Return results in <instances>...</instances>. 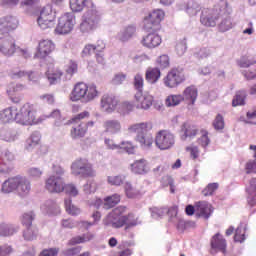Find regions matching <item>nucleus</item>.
<instances>
[{"label": "nucleus", "mask_w": 256, "mask_h": 256, "mask_svg": "<svg viewBox=\"0 0 256 256\" xmlns=\"http://www.w3.org/2000/svg\"><path fill=\"white\" fill-rule=\"evenodd\" d=\"M97 97H99L97 86L95 84L88 86L83 82L77 83L70 94V99L73 102L81 101L82 103H91Z\"/></svg>", "instance_id": "1"}, {"label": "nucleus", "mask_w": 256, "mask_h": 256, "mask_svg": "<svg viewBox=\"0 0 256 256\" xmlns=\"http://www.w3.org/2000/svg\"><path fill=\"white\" fill-rule=\"evenodd\" d=\"M151 129H153L151 122H142L133 124L128 128V131L130 133H136L135 140L137 143H140L142 149H149L153 145V133H151Z\"/></svg>", "instance_id": "2"}, {"label": "nucleus", "mask_w": 256, "mask_h": 256, "mask_svg": "<svg viewBox=\"0 0 256 256\" xmlns=\"http://www.w3.org/2000/svg\"><path fill=\"white\" fill-rule=\"evenodd\" d=\"M225 7H227V0H220L212 9L204 8L200 17V23L204 27H216L220 13L227 11Z\"/></svg>", "instance_id": "3"}, {"label": "nucleus", "mask_w": 256, "mask_h": 256, "mask_svg": "<svg viewBox=\"0 0 256 256\" xmlns=\"http://www.w3.org/2000/svg\"><path fill=\"white\" fill-rule=\"evenodd\" d=\"M127 211V207L118 206L114 208L107 216L102 220L104 227H111L112 229H121L125 225L126 218L124 213Z\"/></svg>", "instance_id": "4"}, {"label": "nucleus", "mask_w": 256, "mask_h": 256, "mask_svg": "<svg viewBox=\"0 0 256 256\" xmlns=\"http://www.w3.org/2000/svg\"><path fill=\"white\" fill-rule=\"evenodd\" d=\"M16 121L21 125H37L39 118H37V108L35 105L26 103L19 112H16Z\"/></svg>", "instance_id": "5"}, {"label": "nucleus", "mask_w": 256, "mask_h": 256, "mask_svg": "<svg viewBox=\"0 0 256 256\" xmlns=\"http://www.w3.org/2000/svg\"><path fill=\"white\" fill-rule=\"evenodd\" d=\"M71 173L74 177H95L97 173L93 169V164L89 162L86 158L76 159L71 165Z\"/></svg>", "instance_id": "6"}, {"label": "nucleus", "mask_w": 256, "mask_h": 256, "mask_svg": "<svg viewBox=\"0 0 256 256\" xmlns=\"http://www.w3.org/2000/svg\"><path fill=\"white\" fill-rule=\"evenodd\" d=\"M101 17L95 7L89 9L83 16V20L80 24L81 33H91V31L97 29Z\"/></svg>", "instance_id": "7"}, {"label": "nucleus", "mask_w": 256, "mask_h": 256, "mask_svg": "<svg viewBox=\"0 0 256 256\" xmlns=\"http://www.w3.org/2000/svg\"><path fill=\"white\" fill-rule=\"evenodd\" d=\"M163 17H165V12L161 9L150 12L144 18V29L146 31H159Z\"/></svg>", "instance_id": "8"}, {"label": "nucleus", "mask_w": 256, "mask_h": 256, "mask_svg": "<svg viewBox=\"0 0 256 256\" xmlns=\"http://www.w3.org/2000/svg\"><path fill=\"white\" fill-rule=\"evenodd\" d=\"M73 27H75V14L65 13L59 18L55 32L58 35H67L73 31Z\"/></svg>", "instance_id": "9"}, {"label": "nucleus", "mask_w": 256, "mask_h": 256, "mask_svg": "<svg viewBox=\"0 0 256 256\" xmlns=\"http://www.w3.org/2000/svg\"><path fill=\"white\" fill-rule=\"evenodd\" d=\"M17 52V44L13 35L0 34V53L5 57H13Z\"/></svg>", "instance_id": "10"}, {"label": "nucleus", "mask_w": 256, "mask_h": 256, "mask_svg": "<svg viewBox=\"0 0 256 256\" xmlns=\"http://www.w3.org/2000/svg\"><path fill=\"white\" fill-rule=\"evenodd\" d=\"M155 144L161 151H167L175 145V135L169 131L161 130L156 134Z\"/></svg>", "instance_id": "11"}, {"label": "nucleus", "mask_w": 256, "mask_h": 256, "mask_svg": "<svg viewBox=\"0 0 256 256\" xmlns=\"http://www.w3.org/2000/svg\"><path fill=\"white\" fill-rule=\"evenodd\" d=\"M87 117H89V112L84 111L72 118V123H79L71 130V137L73 139H77V137H85V133H87V122H83V119Z\"/></svg>", "instance_id": "12"}, {"label": "nucleus", "mask_w": 256, "mask_h": 256, "mask_svg": "<svg viewBox=\"0 0 256 256\" xmlns=\"http://www.w3.org/2000/svg\"><path fill=\"white\" fill-rule=\"evenodd\" d=\"M55 21V12H53V8L51 5L45 6L41 11L40 15L37 18V23L40 29H49Z\"/></svg>", "instance_id": "13"}, {"label": "nucleus", "mask_w": 256, "mask_h": 256, "mask_svg": "<svg viewBox=\"0 0 256 256\" xmlns=\"http://www.w3.org/2000/svg\"><path fill=\"white\" fill-rule=\"evenodd\" d=\"M185 81V74L182 68L172 69L164 79V84L168 89H175L178 85H181Z\"/></svg>", "instance_id": "14"}, {"label": "nucleus", "mask_w": 256, "mask_h": 256, "mask_svg": "<svg viewBox=\"0 0 256 256\" xmlns=\"http://www.w3.org/2000/svg\"><path fill=\"white\" fill-rule=\"evenodd\" d=\"M19 27V20L15 16L7 15L0 18V35H13Z\"/></svg>", "instance_id": "15"}, {"label": "nucleus", "mask_w": 256, "mask_h": 256, "mask_svg": "<svg viewBox=\"0 0 256 256\" xmlns=\"http://www.w3.org/2000/svg\"><path fill=\"white\" fill-rule=\"evenodd\" d=\"M225 12H220L219 19L220 22L218 24V29L221 33H225L230 29H233V20H231V7H229V3L226 1V7L224 9Z\"/></svg>", "instance_id": "16"}, {"label": "nucleus", "mask_w": 256, "mask_h": 256, "mask_svg": "<svg viewBox=\"0 0 256 256\" xmlns=\"http://www.w3.org/2000/svg\"><path fill=\"white\" fill-rule=\"evenodd\" d=\"M46 189L49 193H63L65 180L61 176L52 175L46 180Z\"/></svg>", "instance_id": "17"}, {"label": "nucleus", "mask_w": 256, "mask_h": 256, "mask_svg": "<svg viewBox=\"0 0 256 256\" xmlns=\"http://www.w3.org/2000/svg\"><path fill=\"white\" fill-rule=\"evenodd\" d=\"M55 51V44L51 40H42L39 42L38 50L34 55V59H45Z\"/></svg>", "instance_id": "18"}, {"label": "nucleus", "mask_w": 256, "mask_h": 256, "mask_svg": "<svg viewBox=\"0 0 256 256\" xmlns=\"http://www.w3.org/2000/svg\"><path fill=\"white\" fill-rule=\"evenodd\" d=\"M119 105V99L113 94H104L101 98V107L106 113H113Z\"/></svg>", "instance_id": "19"}, {"label": "nucleus", "mask_w": 256, "mask_h": 256, "mask_svg": "<svg viewBox=\"0 0 256 256\" xmlns=\"http://www.w3.org/2000/svg\"><path fill=\"white\" fill-rule=\"evenodd\" d=\"M135 99L137 101V103H139L138 105V109H150L151 106L153 105V96L151 94H149V92L145 91H138L135 94Z\"/></svg>", "instance_id": "20"}, {"label": "nucleus", "mask_w": 256, "mask_h": 256, "mask_svg": "<svg viewBox=\"0 0 256 256\" xmlns=\"http://www.w3.org/2000/svg\"><path fill=\"white\" fill-rule=\"evenodd\" d=\"M141 43L143 47H146L147 49H155L161 45L162 39L159 34L152 32L144 36Z\"/></svg>", "instance_id": "21"}, {"label": "nucleus", "mask_w": 256, "mask_h": 256, "mask_svg": "<svg viewBox=\"0 0 256 256\" xmlns=\"http://www.w3.org/2000/svg\"><path fill=\"white\" fill-rule=\"evenodd\" d=\"M211 253H217V251H221V253H226L227 251V241L223 238V235L216 233L211 239Z\"/></svg>", "instance_id": "22"}, {"label": "nucleus", "mask_w": 256, "mask_h": 256, "mask_svg": "<svg viewBox=\"0 0 256 256\" xmlns=\"http://www.w3.org/2000/svg\"><path fill=\"white\" fill-rule=\"evenodd\" d=\"M12 161H15V155L11 151L6 150L3 157L0 158V173H10L13 169Z\"/></svg>", "instance_id": "23"}, {"label": "nucleus", "mask_w": 256, "mask_h": 256, "mask_svg": "<svg viewBox=\"0 0 256 256\" xmlns=\"http://www.w3.org/2000/svg\"><path fill=\"white\" fill-rule=\"evenodd\" d=\"M121 128V121L117 119H108L103 123L104 133H108V135H117Z\"/></svg>", "instance_id": "24"}, {"label": "nucleus", "mask_w": 256, "mask_h": 256, "mask_svg": "<svg viewBox=\"0 0 256 256\" xmlns=\"http://www.w3.org/2000/svg\"><path fill=\"white\" fill-rule=\"evenodd\" d=\"M213 214V207L207 201H200L196 203V215L209 219Z\"/></svg>", "instance_id": "25"}, {"label": "nucleus", "mask_w": 256, "mask_h": 256, "mask_svg": "<svg viewBox=\"0 0 256 256\" xmlns=\"http://www.w3.org/2000/svg\"><path fill=\"white\" fill-rule=\"evenodd\" d=\"M137 33V27L135 25L125 26L118 34L117 39L122 43H127V41L133 39Z\"/></svg>", "instance_id": "26"}, {"label": "nucleus", "mask_w": 256, "mask_h": 256, "mask_svg": "<svg viewBox=\"0 0 256 256\" xmlns=\"http://www.w3.org/2000/svg\"><path fill=\"white\" fill-rule=\"evenodd\" d=\"M16 191L20 197H27V194L31 193V181L27 177L18 176Z\"/></svg>", "instance_id": "27"}, {"label": "nucleus", "mask_w": 256, "mask_h": 256, "mask_svg": "<svg viewBox=\"0 0 256 256\" xmlns=\"http://www.w3.org/2000/svg\"><path fill=\"white\" fill-rule=\"evenodd\" d=\"M41 211L45 215H59V213H61V208L59 207V204L55 201L47 200L41 206Z\"/></svg>", "instance_id": "28"}, {"label": "nucleus", "mask_w": 256, "mask_h": 256, "mask_svg": "<svg viewBox=\"0 0 256 256\" xmlns=\"http://www.w3.org/2000/svg\"><path fill=\"white\" fill-rule=\"evenodd\" d=\"M17 121V108L9 107L0 112L1 123H11Z\"/></svg>", "instance_id": "29"}, {"label": "nucleus", "mask_w": 256, "mask_h": 256, "mask_svg": "<svg viewBox=\"0 0 256 256\" xmlns=\"http://www.w3.org/2000/svg\"><path fill=\"white\" fill-rule=\"evenodd\" d=\"M18 181L19 176L8 178L6 181L2 183V193H13V191H17Z\"/></svg>", "instance_id": "30"}, {"label": "nucleus", "mask_w": 256, "mask_h": 256, "mask_svg": "<svg viewBox=\"0 0 256 256\" xmlns=\"http://www.w3.org/2000/svg\"><path fill=\"white\" fill-rule=\"evenodd\" d=\"M41 141V133L39 131H35L31 134V136L26 140L25 150L31 153L33 149H35L39 142Z\"/></svg>", "instance_id": "31"}, {"label": "nucleus", "mask_w": 256, "mask_h": 256, "mask_svg": "<svg viewBox=\"0 0 256 256\" xmlns=\"http://www.w3.org/2000/svg\"><path fill=\"white\" fill-rule=\"evenodd\" d=\"M19 232V226L15 224H0V237H12L15 233Z\"/></svg>", "instance_id": "32"}, {"label": "nucleus", "mask_w": 256, "mask_h": 256, "mask_svg": "<svg viewBox=\"0 0 256 256\" xmlns=\"http://www.w3.org/2000/svg\"><path fill=\"white\" fill-rule=\"evenodd\" d=\"M131 170L135 173V175H145L149 173V167L147 166L146 160H137L133 164H131Z\"/></svg>", "instance_id": "33"}, {"label": "nucleus", "mask_w": 256, "mask_h": 256, "mask_svg": "<svg viewBox=\"0 0 256 256\" xmlns=\"http://www.w3.org/2000/svg\"><path fill=\"white\" fill-rule=\"evenodd\" d=\"M182 131L184 134L181 136V139L182 141H187V139H193V137H196L199 130L197 129V126L184 123Z\"/></svg>", "instance_id": "34"}, {"label": "nucleus", "mask_w": 256, "mask_h": 256, "mask_svg": "<svg viewBox=\"0 0 256 256\" xmlns=\"http://www.w3.org/2000/svg\"><path fill=\"white\" fill-rule=\"evenodd\" d=\"M107 183L114 187H121L127 183V174H118L107 177Z\"/></svg>", "instance_id": "35"}, {"label": "nucleus", "mask_w": 256, "mask_h": 256, "mask_svg": "<svg viewBox=\"0 0 256 256\" xmlns=\"http://www.w3.org/2000/svg\"><path fill=\"white\" fill-rule=\"evenodd\" d=\"M161 77V70L159 68H148L146 71V81L148 83H157Z\"/></svg>", "instance_id": "36"}, {"label": "nucleus", "mask_w": 256, "mask_h": 256, "mask_svg": "<svg viewBox=\"0 0 256 256\" xmlns=\"http://www.w3.org/2000/svg\"><path fill=\"white\" fill-rule=\"evenodd\" d=\"M183 101H190L193 105L197 100V88L194 86L187 87L183 92Z\"/></svg>", "instance_id": "37"}, {"label": "nucleus", "mask_w": 256, "mask_h": 256, "mask_svg": "<svg viewBox=\"0 0 256 256\" xmlns=\"http://www.w3.org/2000/svg\"><path fill=\"white\" fill-rule=\"evenodd\" d=\"M37 235H39L37 226H26V229L23 231V238L25 241H35Z\"/></svg>", "instance_id": "38"}, {"label": "nucleus", "mask_w": 256, "mask_h": 256, "mask_svg": "<svg viewBox=\"0 0 256 256\" xmlns=\"http://www.w3.org/2000/svg\"><path fill=\"white\" fill-rule=\"evenodd\" d=\"M0 138L2 141H6V143H13L19 139V135L15 130H2Z\"/></svg>", "instance_id": "39"}, {"label": "nucleus", "mask_w": 256, "mask_h": 256, "mask_svg": "<svg viewBox=\"0 0 256 256\" xmlns=\"http://www.w3.org/2000/svg\"><path fill=\"white\" fill-rule=\"evenodd\" d=\"M87 5H92L91 0H70V8L74 13L81 12Z\"/></svg>", "instance_id": "40"}, {"label": "nucleus", "mask_w": 256, "mask_h": 256, "mask_svg": "<svg viewBox=\"0 0 256 256\" xmlns=\"http://www.w3.org/2000/svg\"><path fill=\"white\" fill-rule=\"evenodd\" d=\"M46 77L50 83V85H56V83H59L61 81V77H63V72L59 69L56 70H48L46 72Z\"/></svg>", "instance_id": "41"}, {"label": "nucleus", "mask_w": 256, "mask_h": 256, "mask_svg": "<svg viewBox=\"0 0 256 256\" xmlns=\"http://www.w3.org/2000/svg\"><path fill=\"white\" fill-rule=\"evenodd\" d=\"M201 11V6L195 0H189L186 4V13L190 15V17H195L197 13Z\"/></svg>", "instance_id": "42"}, {"label": "nucleus", "mask_w": 256, "mask_h": 256, "mask_svg": "<svg viewBox=\"0 0 256 256\" xmlns=\"http://www.w3.org/2000/svg\"><path fill=\"white\" fill-rule=\"evenodd\" d=\"M121 201V196L119 194H113L112 196H108L104 199L103 209H112L117 203Z\"/></svg>", "instance_id": "43"}, {"label": "nucleus", "mask_w": 256, "mask_h": 256, "mask_svg": "<svg viewBox=\"0 0 256 256\" xmlns=\"http://www.w3.org/2000/svg\"><path fill=\"white\" fill-rule=\"evenodd\" d=\"M64 205L66 212L69 215L77 216L81 214V209H79L77 206H75L71 200V198H67L64 200Z\"/></svg>", "instance_id": "44"}, {"label": "nucleus", "mask_w": 256, "mask_h": 256, "mask_svg": "<svg viewBox=\"0 0 256 256\" xmlns=\"http://www.w3.org/2000/svg\"><path fill=\"white\" fill-rule=\"evenodd\" d=\"M93 239V234L87 233L82 236H75L69 240L68 245H79L81 243H87Z\"/></svg>", "instance_id": "45"}, {"label": "nucleus", "mask_w": 256, "mask_h": 256, "mask_svg": "<svg viewBox=\"0 0 256 256\" xmlns=\"http://www.w3.org/2000/svg\"><path fill=\"white\" fill-rule=\"evenodd\" d=\"M124 191L126 196L129 199H135L139 195V190L137 188L133 187V184H131L130 181H126L124 184Z\"/></svg>", "instance_id": "46"}, {"label": "nucleus", "mask_w": 256, "mask_h": 256, "mask_svg": "<svg viewBox=\"0 0 256 256\" xmlns=\"http://www.w3.org/2000/svg\"><path fill=\"white\" fill-rule=\"evenodd\" d=\"M181 101H183L182 95H170L166 98L165 104L166 107H177Z\"/></svg>", "instance_id": "47"}, {"label": "nucleus", "mask_w": 256, "mask_h": 256, "mask_svg": "<svg viewBox=\"0 0 256 256\" xmlns=\"http://www.w3.org/2000/svg\"><path fill=\"white\" fill-rule=\"evenodd\" d=\"M256 61L250 57L243 56L238 60V65L242 69H249V67H255Z\"/></svg>", "instance_id": "48"}, {"label": "nucleus", "mask_w": 256, "mask_h": 256, "mask_svg": "<svg viewBox=\"0 0 256 256\" xmlns=\"http://www.w3.org/2000/svg\"><path fill=\"white\" fill-rule=\"evenodd\" d=\"M79 66L77 62L71 60L66 68V79H71L75 73H77Z\"/></svg>", "instance_id": "49"}, {"label": "nucleus", "mask_w": 256, "mask_h": 256, "mask_svg": "<svg viewBox=\"0 0 256 256\" xmlns=\"http://www.w3.org/2000/svg\"><path fill=\"white\" fill-rule=\"evenodd\" d=\"M97 191V183L94 180H88L83 186V192L85 195H91Z\"/></svg>", "instance_id": "50"}, {"label": "nucleus", "mask_w": 256, "mask_h": 256, "mask_svg": "<svg viewBox=\"0 0 256 256\" xmlns=\"http://www.w3.org/2000/svg\"><path fill=\"white\" fill-rule=\"evenodd\" d=\"M33 219H35V213L33 211L24 213L22 216V225H25V227L33 226Z\"/></svg>", "instance_id": "51"}, {"label": "nucleus", "mask_w": 256, "mask_h": 256, "mask_svg": "<svg viewBox=\"0 0 256 256\" xmlns=\"http://www.w3.org/2000/svg\"><path fill=\"white\" fill-rule=\"evenodd\" d=\"M185 51H187V39L183 38L176 44V53L179 57H182V55H185Z\"/></svg>", "instance_id": "52"}, {"label": "nucleus", "mask_w": 256, "mask_h": 256, "mask_svg": "<svg viewBox=\"0 0 256 256\" xmlns=\"http://www.w3.org/2000/svg\"><path fill=\"white\" fill-rule=\"evenodd\" d=\"M234 241L236 243H243V241H245V228H243V225L237 227L234 235Z\"/></svg>", "instance_id": "53"}, {"label": "nucleus", "mask_w": 256, "mask_h": 256, "mask_svg": "<svg viewBox=\"0 0 256 256\" xmlns=\"http://www.w3.org/2000/svg\"><path fill=\"white\" fill-rule=\"evenodd\" d=\"M233 107H239V105H245V92H237L234 99L232 100Z\"/></svg>", "instance_id": "54"}, {"label": "nucleus", "mask_w": 256, "mask_h": 256, "mask_svg": "<svg viewBox=\"0 0 256 256\" xmlns=\"http://www.w3.org/2000/svg\"><path fill=\"white\" fill-rule=\"evenodd\" d=\"M213 127L216 129V131H221L225 129V119L223 118V115L217 114L216 118L213 121Z\"/></svg>", "instance_id": "55"}, {"label": "nucleus", "mask_w": 256, "mask_h": 256, "mask_svg": "<svg viewBox=\"0 0 256 256\" xmlns=\"http://www.w3.org/2000/svg\"><path fill=\"white\" fill-rule=\"evenodd\" d=\"M63 191L67 195H70V197H77V195H79V190L74 184H64Z\"/></svg>", "instance_id": "56"}, {"label": "nucleus", "mask_w": 256, "mask_h": 256, "mask_svg": "<svg viewBox=\"0 0 256 256\" xmlns=\"http://www.w3.org/2000/svg\"><path fill=\"white\" fill-rule=\"evenodd\" d=\"M219 189V184L218 183H210L207 185L206 188L202 190V194L204 197H209V195H213L216 190Z\"/></svg>", "instance_id": "57"}, {"label": "nucleus", "mask_w": 256, "mask_h": 256, "mask_svg": "<svg viewBox=\"0 0 256 256\" xmlns=\"http://www.w3.org/2000/svg\"><path fill=\"white\" fill-rule=\"evenodd\" d=\"M48 117H52V119H55V125L57 127H61L63 121L65 120L63 119V116H61V111L58 109L52 111Z\"/></svg>", "instance_id": "58"}, {"label": "nucleus", "mask_w": 256, "mask_h": 256, "mask_svg": "<svg viewBox=\"0 0 256 256\" xmlns=\"http://www.w3.org/2000/svg\"><path fill=\"white\" fill-rule=\"evenodd\" d=\"M119 149H123L124 151H126V153H128V155H133V153H135V146L130 141L121 142V144L119 145Z\"/></svg>", "instance_id": "59"}, {"label": "nucleus", "mask_w": 256, "mask_h": 256, "mask_svg": "<svg viewBox=\"0 0 256 256\" xmlns=\"http://www.w3.org/2000/svg\"><path fill=\"white\" fill-rule=\"evenodd\" d=\"M166 213L169 217L170 223H175L176 219H179L181 217L177 215L178 213L177 206H172L170 208H167Z\"/></svg>", "instance_id": "60"}, {"label": "nucleus", "mask_w": 256, "mask_h": 256, "mask_svg": "<svg viewBox=\"0 0 256 256\" xmlns=\"http://www.w3.org/2000/svg\"><path fill=\"white\" fill-rule=\"evenodd\" d=\"M167 214V208H152L151 209V217L153 219H161V217H163V215Z\"/></svg>", "instance_id": "61"}, {"label": "nucleus", "mask_w": 256, "mask_h": 256, "mask_svg": "<svg viewBox=\"0 0 256 256\" xmlns=\"http://www.w3.org/2000/svg\"><path fill=\"white\" fill-rule=\"evenodd\" d=\"M81 249H83L81 246H76V247H72V248H67L65 250L62 251V254L64 256H75V255H79V253H81Z\"/></svg>", "instance_id": "62"}, {"label": "nucleus", "mask_w": 256, "mask_h": 256, "mask_svg": "<svg viewBox=\"0 0 256 256\" xmlns=\"http://www.w3.org/2000/svg\"><path fill=\"white\" fill-rule=\"evenodd\" d=\"M246 175L256 173V160H249L245 165Z\"/></svg>", "instance_id": "63"}, {"label": "nucleus", "mask_w": 256, "mask_h": 256, "mask_svg": "<svg viewBox=\"0 0 256 256\" xmlns=\"http://www.w3.org/2000/svg\"><path fill=\"white\" fill-rule=\"evenodd\" d=\"M242 75L248 79V80H251V79H255L256 77V67L255 66H252L251 69H245L242 71Z\"/></svg>", "instance_id": "64"}]
</instances>
